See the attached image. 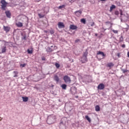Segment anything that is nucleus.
Returning a JSON list of instances; mask_svg holds the SVG:
<instances>
[{"label":"nucleus","mask_w":129,"mask_h":129,"mask_svg":"<svg viewBox=\"0 0 129 129\" xmlns=\"http://www.w3.org/2000/svg\"><path fill=\"white\" fill-rule=\"evenodd\" d=\"M56 118L55 115H50L48 116L46 122L48 124H53V123L56 122Z\"/></svg>","instance_id":"obj_1"},{"label":"nucleus","mask_w":129,"mask_h":129,"mask_svg":"<svg viewBox=\"0 0 129 129\" xmlns=\"http://www.w3.org/2000/svg\"><path fill=\"white\" fill-rule=\"evenodd\" d=\"M87 55H88V52H85L83 54V56L81 59V61H82V63H86L87 62Z\"/></svg>","instance_id":"obj_2"},{"label":"nucleus","mask_w":129,"mask_h":129,"mask_svg":"<svg viewBox=\"0 0 129 129\" xmlns=\"http://www.w3.org/2000/svg\"><path fill=\"white\" fill-rule=\"evenodd\" d=\"M1 4H2V10L3 11H6V8H7V6H8V3L6 2V0H1Z\"/></svg>","instance_id":"obj_3"},{"label":"nucleus","mask_w":129,"mask_h":129,"mask_svg":"<svg viewBox=\"0 0 129 129\" xmlns=\"http://www.w3.org/2000/svg\"><path fill=\"white\" fill-rule=\"evenodd\" d=\"M63 79L66 83H70L71 82V79L68 76H64Z\"/></svg>","instance_id":"obj_4"},{"label":"nucleus","mask_w":129,"mask_h":129,"mask_svg":"<svg viewBox=\"0 0 129 129\" xmlns=\"http://www.w3.org/2000/svg\"><path fill=\"white\" fill-rule=\"evenodd\" d=\"M57 26L59 29H63V28H65V25H64L63 22H59L57 24Z\"/></svg>","instance_id":"obj_5"},{"label":"nucleus","mask_w":129,"mask_h":129,"mask_svg":"<svg viewBox=\"0 0 129 129\" xmlns=\"http://www.w3.org/2000/svg\"><path fill=\"white\" fill-rule=\"evenodd\" d=\"M105 87L104 84L101 83L98 85L97 88L99 90H103Z\"/></svg>","instance_id":"obj_6"},{"label":"nucleus","mask_w":129,"mask_h":129,"mask_svg":"<svg viewBox=\"0 0 129 129\" xmlns=\"http://www.w3.org/2000/svg\"><path fill=\"white\" fill-rule=\"evenodd\" d=\"M75 14L77 17H80L81 16V14H82V11L81 10L77 11L75 12Z\"/></svg>","instance_id":"obj_7"},{"label":"nucleus","mask_w":129,"mask_h":129,"mask_svg":"<svg viewBox=\"0 0 129 129\" xmlns=\"http://www.w3.org/2000/svg\"><path fill=\"white\" fill-rule=\"evenodd\" d=\"M53 79L54 80V81H56V83H58V82H59V77H58V76L57 75H55L54 76Z\"/></svg>","instance_id":"obj_8"},{"label":"nucleus","mask_w":129,"mask_h":129,"mask_svg":"<svg viewBox=\"0 0 129 129\" xmlns=\"http://www.w3.org/2000/svg\"><path fill=\"white\" fill-rule=\"evenodd\" d=\"M70 91H71L72 94H75V93H76V88H71Z\"/></svg>","instance_id":"obj_9"},{"label":"nucleus","mask_w":129,"mask_h":129,"mask_svg":"<svg viewBox=\"0 0 129 129\" xmlns=\"http://www.w3.org/2000/svg\"><path fill=\"white\" fill-rule=\"evenodd\" d=\"M113 66H114V64L112 62H109L106 66L107 67H109V68H111V67H113Z\"/></svg>","instance_id":"obj_10"},{"label":"nucleus","mask_w":129,"mask_h":129,"mask_svg":"<svg viewBox=\"0 0 129 129\" xmlns=\"http://www.w3.org/2000/svg\"><path fill=\"white\" fill-rule=\"evenodd\" d=\"M70 28L71 29V30H76V29H77V26L74 25H71L70 26Z\"/></svg>","instance_id":"obj_11"},{"label":"nucleus","mask_w":129,"mask_h":129,"mask_svg":"<svg viewBox=\"0 0 129 129\" xmlns=\"http://www.w3.org/2000/svg\"><path fill=\"white\" fill-rule=\"evenodd\" d=\"M5 14H6L7 18H11V12H10V11H6Z\"/></svg>","instance_id":"obj_12"},{"label":"nucleus","mask_w":129,"mask_h":129,"mask_svg":"<svg viewBox=\"0 0 129 129\" xmlns=\"http://www.w3.org/2000/svg\"><path fill=\"white\" fill-rule=\"evenodd\" d=\"M97 55H101V56H102L103 57H105V54L102 51H98L97 53Z\"/></svg>","instance_id":"obj_13"},{"label":"nucleus","mask_w":129,"mask_h":129,"mask_svg":"<svg viewBox=\"0 0 129 129\" xmlns=\"http://www.w3.org/2000/svg\"><path fill=\"white\" fill-rule=\"evenodd\" d=\"M4 31H5L7 33H8V32H10V27L7 26H4Z\"/></svg>","instance_id":"obj_14"},{"label":"nucleus","mask_w":129,"mask_h":129,"mask_svg":"<svg viewBox=\"0 0 129 129\" xmlns=\"http://www.w3.org/2000/svg\"><path fill=\"white\" fill-rule=\"evenodd\" d=\"M53 50L52 49V48H51V47H48L46 48V52H47V53H50L51 52H53Z\"/></svg>","instance_id":"obj_15"},{"label":"nucleus","mask_w":129,"mask_h":129,"mask_svg":"<svg viewBox=\"0 0 129 129\" xmlns=\"http://www.w3.org/2000/svg\"><path fill=\"white\" fill-rule=\"evenodd\" d=\"M61 87L62 89H63L64 90H66V88H67V85L63 84L61 85Z\"/></svg>","instance_id":"obj_16"},{"label":"nucleus","mask_w":129,"mask_h":129,"mask_svg":"<svg viewBox=\"0 0 129 129\" xmlns=\"http://www.w3.org/2000/svg\"><path fill=\"white\" fill-rule=\"evenodd\" d=\"M16 26L19 28L23 27V23L22 22H18L16 23Z\"/></svg>","instance_id":"obj_17"},{"label":"nucleus","mask_w":129,"mask_h":129,"mask_svg":"<svg viewBox=\"0 0 129 129\" xmlns=\"http://www.w3.org/2000/svg\"><path fill=\"white\" fill-rule=\"evenodd\" d=\"M21 36H22V40H26V39L27 38V35H26V34H24V33H22Z\"/></svg>","instance_id":"obj_18"},{"label":"nucleus","mask_w":129,"mask_h":129,"mask_svg":"<svg viewBox=\"0 0 129 129\" xmlns=\"http://www.w3.org/2000/svg\"><path fill=\"white\" fill-rule=\"evenodd\" d=\"M22 99L24 102H27V101H28V100H29V98H28V97H22Z\"/></svg>","instance_id":"obj_19"},{"label":"nucleus","mask_w":129,"mask_h":129,"mask_svg":"<svg viewBox=\"0 0 129 129\" xmlns=\"http://www.w3.org/2000/svg\"><path fill=\"white\" fill-rule=\"evenodd\" d=\"M38 15L39 19H42V18H44L45 17V14H42V13H39Z\"/></svg>","instance_id":"obj_20"},{"label":"nucleus","mask_w":129,"mask_h":129,"mask_svg":"<svg viewBox=\"0 0 129 129\" xmlns=\"http://www.w3.org/2000/svg\"><path fill=\"white\" fill-rule=\"evenodd\" d=\"M95 110H96V111H100V107H99V105H96L95 106Z\"/></svg>","instance_id":"obj_21"},{"label":"nucleus","mask_w":129,"mask_h":129,"mask_svg":"<svg viewBox=\"0 0 129 129\" xmlns=\"http://www.w3.org/2000/svg\"><path fill=\"white\" fill-rule=\"evenodd\" d=\"M6 51H7V47L4 46L3 48H2V52L6 53Z\"/></svg>","instance_id":"obj_22"},{"label":"nucleus","mask_w":129,"mask_h":129,"mask_svg":"<svg viewBox=\"0 0 129 129\" xmlns=\"http://www.w3.org/2000/svg\"><path fill=\"white\" fill-rule=\"evenodd\" d=\"M65 7H66V6L65 5H62L61 6H60L58 7V10H62V9H64L65 8Z\"/></svg>","instance_id":"obj_23"},{"label":"nucleus","mask_w":129,"mask_h":129,"mask_svg":"<svg viewBox=\"0 0 129 129\" xmlns=\"http://www.w3.org/2000/svg\"><path fill=\"white\" fill-rule=\"evenodd\" d=\"M85 118L87 119V120L89 121V122H91V119L88 116V115L85 116Z\"/></svg>","instance_id":"obj_24"},{"label":"nucleus","mask_w":129,"mask_h":129,"mask_svg":"<svg viewBox=\"0 0 129 129\" xmlns=\"http://www.w3.org/2000/svg\"><path fill=\"white\" fill-rule=\"evenodd\" d=\"M113 9H115V6L112 5L111 7H110V12H112V10H113Z\"/></svg>","instance_id":"obj_25"},{"label":"nucleus","mask_w":129,"mask_h":129,"mask_svg":"<svg viewBox=\"0 0 129 129\" xmlns=\"http://www.w3.org/2000/svg\"><path fill=\"white\" fill-rule=\"evenodd\" d=\"M81 22L85 25L86 24V20H85V19H82L81 20Z\"/></svg>","instance_id":"obj_26"},{"label":"nucleus","mask_w":129,"mask_h":129,"mask_svg":"<svg viewBox=\"0 0 129 129\" xmlns=\"http://www.w3.org/2000/svg\"><path fill=\"white\" fill-rule=\"evenodd\" d=\"M105 24H106V25H108V24H110L111 25V26H110V28H111L112 27V23H111L110 22H109V21H107V22H105Z\"/></svg>","instance_id":"obj_27"},{"label":"nucleus","mask_w":129,"mask_h":129,"mask_svg":"<svg viewBox=\"0 0 129 129\" xmlns=\"http://www.w3.org/2000/svg\"><path fill=\"white\" fill-rule=\"evenodd\" d=\"M14 73L15 74L14 77H18V74H19V73L17 71H14Z\"/></svg>","instance_id":"obj_28"},{"label":"nucleus","mask_w":129,"mask_h":129,"mask_svg":"<svg viewBox=\"0 0 129 129\" xmlns=\"http://www.w3.org/2000/svg\"><path fill=\"white\" fill-rule=\"evenodd\" d=\"M119 42L123 41V37L122 36V35H121L119 38Z\"/></svg>","instance_id":"obj_29"},{"label":"nucleus","mask_w":129,"mask_h":129,"mask_svg":"<svg viewBox=\"0 0 129 129\" xmlns=\"http://www.w3.org/2000/svg\"><path fill=\"white\" fill-rule=\"evenodd\" d=\"M27 53L28 54H33V50L27 49Z\"/></svg>","instance_id":"obj_30"},{"label":"nucleus","mask_w":129,"mask_h":129,"mask_svg":"<svg viewBox=\"0 0 129 129\" xmlns=\"http://www.w3.org/2000/svg\"><path fill=\"white\" fill-rule=\"evenodd\" d=\"M114 14L115 15V16H118L119 15V12H118V11H115L114 12Z\"/></svg>","instance_id":"obj_31"},{"label":"nucleus","mask_w":129,"mask_h":129,"mask_svg":"<svg viewBox=\"0 0 129 129\" xmlns=\"http://www.w3.org/2000/svg\"><path fill=\"white\" fill-rule=\"evenodd\" d=\"M26 65L27 64L26 63L21 64H20V67H21V68H24V67H26Z\"/></svg>","instance_id":"obj_32"},{"label":"nucleus","mask_w":129,"mask_h":129,"mask_svg":"<svg viewBox=\"0 0 129 129\" xmlns=\"http://www.w3.org/2000/svg\"><path fill=\"white\" fill-rule=\"evenodd\" d=\"M55 66L56 68H59L60 67V64L56 62L55 63Z\"/></svg>","instance_id":"obj_33"},{"label":"nucleus","mask_w":129,"mask_h":129,"mask_svg":"<svg viewBox=\"0 0 129 129\" xmlns=\"http://www.w3.org/2000/svg\"><path fill=\"white\" fill-rule=\"evenodd\" d=\"M112 32H113V33H114V34H117L118 33V31L115 30H112Z\"/></svg>","instance_id":"obj_34"},{"label":"nucleus","mask_w":129,"mask_h":129,"mask_svg":"<svg viewBox=\"0 0 129 129\" xmlns=\"http://www.w3.org/2000/svg\"><path fill=\"white\" fill-rule=\"evenodd\" d=\"M127 71H128V70H124V69L122 70V72L123 73H126V72H127Z\"/></svg>","instance_id":"obj_35"},{"label":"nucleus","mask_w":129,"mask_h":129,"mask_svg":"<svg viewBox=\"0 0 129 129\" xmlns=\"http://www.w3.org/2000/svg\"><path fill=\"white\" fill-rule=\"evenodd\" d=\"M41 59H42V61H46V57L45 56H42L41 57Z\"/></svg>","instance_id":"obj_36"},{"label":"nucleus","mask_w":129,"mask_h":129,"mask_svg":"<svg viewBox=\"0 0 129 129\" xmlns=\"http://www.w3.org/2000/svg\"><path fill=\"white\" fill-rule=\"evenodd\" d=\"M50 33L51 35H53V34H54V33H55V32L54 31V30H51L50 31Z\"/></svg>","instance_id":"obj_37"},{"label":"nucleus","mask_w":129,"mask_h":129,"mask_svg":"<svg viewBox=\"0 0 129 129\" xmlns=\"http://www.w3.org/2000/svg\"><path fill=\"white\" fill-rule=\"evenodd\" d=\"M119 12H120V16H122V10H119Z\"/></svg>","instance_id":"obj_38"},{"label":"nucleus","mask_w":129,"mask_h":129,"mask_svg":"<svg viewBox=\"0 0 129 129\" xmlns=\"http://www.w3.org/2000/svg\"><path fill=\"white\" fill-rule=\"evenodd\" d=\"M95 23L94 22H92V23L91 24V27H93V26H95Z\"/></svg>","instance_id":"obj_39"},{"label":"nucleus","mask_w":129,"mask_h":129,"mask_svg":"<svg viewBox=\"0 0 129 129\" xmlns=\"http://www.w3.org/2000/svg\"><path fill=\"white\" fill-rule=\"evenodd\" d=\"M80 41V40L77 39V40H75V43H78V42H79Z\"/></svg>","instance_id":"obj_40"},{"label":"nucleus","mask_w":129,"mask_h":129,"mask_svg":"<svg viewBox=\"0 0 129 129\" xmlns=\"http://www.w3.org/2000/svg\"><path fill=\"white\" fill-rule=\"evenodd\" d=\"M117 56L118 57V58H119V57H120V53H118L117 54Z\"/></svg>","instance_id":"obj_41"},{"label":"nucleus","mask_w":129,"mask_h":129,"mask_svg":"<svg viewBox=\"0 0 129 129\" xmlns=\"http://www.w3.org/2000/svg\"><path fill=\"white\" fill-rule=\"evenodd\" d=\"M122 48H125V44H122L121 45Z\"/></svg>","instance_id":"obj_42"},{"label":"nucleus","mask_w":129,"mask_h":129,"mask_svg":"<svg viewBox=\"0 0 129 129\" xmlns=\"http://www.w3.org/2000/svg\"><path fill=\"white\" fill-rule=\"evenodd\" d=\"M2 120H3V118L0 117V121H2Z\"/></svg>","instance_id":"obj_43"},{"label":"nucleus","mask_w":129,"mask_h":129,"mask_svg":"<svg viewBox=\"0 0 129 129\" xmlns=\"http://www.w3.org/2000/svg\"><path fill=\"white\" fill-rule=\"evenodd\" d=\"M100 1H101V2H105V1L106 0H100Z\"/></svg>","instance_id":"obj_44"},{"label":"nucleus","mask_w":129,"mask_h":129,"mask_svg":"<svg viewBox=\"0 0 129 129\" xmlns=\"http://www.w3.org/2000/svg\"><path fill=\"white\" fill-rule=\"evenodd\" d=\"M103 29L104 30V31H106V29H105L103 28Z\"/></svg>","instance_id":"obj_45"},{"label":"nucleus","mask_w":129,"mask_h":129,"mask_svg":"<svg viewBox=\"0 0 129 129\" xmlns=\"http://www.w3.org/2000/svg\"><path fill=\"white\" fill-rule=\"evenodd\" d=\"M54 48H55V49H57V47H56V46H54Z\"/></svg>","instance_id":"obj_46"},{"label":"nucleus","mask_w":129,"mask_h":129,"mask_svg":"<svg viewBox=\"0 0 129 129\" xmlns=\"http://www.w3.org/2000/svg\"><path fill=\"white\" fill-rule=\"evenodd\" d=\"M50 48H53V45L51 46Z\"/></svg>","instance_id":"obj_47"},{"label":"nucleus","mask_w":129,"mask_h":129,"mask_svg":"<svg viewBox=\"0 0 129 129\" xmlns=\"http://www.w3.org/2000/svg\"><path fill=\"white\" fill-rule=\"evenodd\" d=\"M95 36H97V34H95Z\"/></svg>","instance_id":"obj_48"},{"label":"nucleus","mask_w":129,"mask_h":129,"mask_svg":"<svg viewBox=\"0 0 129 129\" xmlns=\"http://www.w3.org/2000/svg\"><path fill=\"white\" fill-rule=\"evenodd\" d=\"M45 33H47V31H45Z\"/></svg>","instance_id":"obj_49"}]
</instances>
